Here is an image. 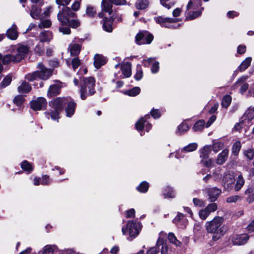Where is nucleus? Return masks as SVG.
Wrapping results in <instances>:
<instances>
[{
  "label": "nucleus",
  "instance_id": "10",
  "mask_svg": "<svg viewBox=\"0 0 254 254\" xmlns=\"http://www.w3.org/2000/svg\"><path fill=\"white\" fill-rule=\"evenodd\" d=\"M39 79L46 80L50 78L53 73V70L51 69L47 68L42 63H39L38 64Z\"/></svg>",
  "mask_w": 254,
  "mask_h": 254
},
{
  "label": "nucleus",
  "instance_id": "2",
  "mask_svg": "<svg viewBox=\"0 0 254 254\" xmlns=\"http://www.w3.org/2000/svg\"><path fill=\"white\" fill-rule=\"evenodd\" d=\"M29 51L28 48L24 45H20L16 52L12 54H7L3 56L0 53V62L1 61L3 64H8L11 62L18 63L25 57Z\"/></svg>",
  "mask_w": 254,
  "mask_h": 254
},
{
  "label": "nucleus",
  "instance_id": "47",
  "mask_svg": "<svg viewBox=\"0 0 254 254\" xmlns=\"http://www.w3.org/2000/svg\"><path fill=\"white\" fill-rule=\"evenodd\" d=\"M197 147V144L196 143H190L189 145L185 146L183 149L182 151H186V152H191L195 150Z\"/></svg>",
  "mask_w": 254,
  "mask_h": 254
},
{
  "label": "nucleus",
  "instance_id": "51",
  "mask_svg": "<svg viewBox=\"0 0 254 254\" xmlns=\"http://www.w3.org/2000/svg\"><path fill=\"white\" fill-rule=\"evenodd\" d=\"M224 146V144L221 142H214L213 144L212 147V150L215 153L219 151L220 149H221Z\"/></svg>",
  "mask_w": 254,
  "mask_h": 254
},
{
  "label": "nucleus",
  "instance_id": "37",
  "mask_svg": "<svg viewBox=\"0 0 254 254\" xmlns=\"http://www.w3.org/2000/svg\"><path fill=\"white\" fill-rule=\"evenodd\" d=\"M168 239L170 243L175 245L176 247L181 246V242L177 240L173 233L170 232L168 234Z\"/></svg>",
  "mask_w": 254,
  "mask_h": 254
},
{
  "label": "nucleus",
  "instance_id": "8",
  "mask_svg": "<svg viewBox=\"0 0 254 254\" xmlns=\"http://www.w3.org/2000/svg\"><path fill=\"white\" fill-rule=\"evenodd\" d=\"M235 181L233 173L226 171L223 175L222 184L225 190L229 191L233 187Z\"/></svg>",
  "mask_w": 254,
  "mask_h": 254
},
{
  "label": "nucleus",
  "instance_id": "16",
  "mask_svg": "<svg viewBox=\"0 0 254 254\" xmlns=\"http://www.w3.org/2000/svg\"><path fill=\"white\" fill-rule=\"evenodd\" d=\"M62 87V83L60 82H56L55 84L51 85L48 90V96L53 97L59 94Z\"/></svg>",
  "mask_w": 254,
  "mask_h": 254
},
{
  "label": "nucleus",
  "instance_id": "7",
  "mask_svg": "<svg viewBox=\"0 0 254 254\" xmlns=\"http://www.w3.org/2000/svg\"><path fill=\"white\" fill-rule=\"evenodd\" d=\"M127 3L126 0H102L101 3L102 9L111 14L112 12V4L124 5Z\"/></svg>",
  "mask_w": 254,
  "mask_h": 254
},
{
  "label": "nucleus",
  "instance_id": "38",
  "mask_svg": "<svg viewBox=\"0 0 254 254\" xmlns=\"http://www.w3.org/2000/svg\"><path fill=\"white\" fill-rule=\"evenodd\" d=\"M148 5V0H138L135 4V7L138 9H144L146 8Z\"/></svg>",
  "mask_w": 254,
  "mask_h": 254
},
{
  "label": "nucleus",
  "instance_id": "57",
  "mask_svg": "<svg viewBox=\"0 0 254 254\" xmlns=\"http://www.w3.org/2000/svg\"><path fill=\"white\" fill-rule=\"evenodd\" d=\"M21 167L26 171L31 172L32 170L31 165L27 161H24L22 162Z\"/></svg>",
  "mask_w": 254,
  "mask_h": 254
},
{
  "label": "nucleus",
  "instance_id": "33",
  "mask_svg": "<svg viewBox=\"0 0 254 254\" xmlns=\"http://www.w3.org/2000/svg\"><path fill=\"white\" fill-rule=\"evenodd\" d=\"M157 247H161L160 249L161 254H168V247L166 243L163 242V240L160 238L158 239L157 242Z\"/></svg>",
  "mask_w": 254,
  "mask_h": 254
},
{
  "label": "nucleus",
  "instance_id": "64",
  "mask_svg": "<svg viewBox=\"0 0 254 254\" xmlns=\"http://www.w3.org/2000/svg\"><path fill=\"white\" fill-rule=\"evenodd\" d=\"M160 251L159 247H157V245L155 247L150 248L147 251V254H157Z\"/></svg>",
  "mask_w": 254,
  "mask_h": 254
},
{
  "label": "nucleus",
  "instance_id": "30",
  "mask_svg": "<svg viewBox=\"0 0 254 254\" xmlns=\"http://www.w3.org/2000/svg\"><path fill=\"white\" fill-rule=\"evenodd\" d=\"M112 24L113 20L112 19L106 17L104 18L103 27L106 31L108 32H111L112 31Z\"/></svg>",
  "mask_w": 254,
  "mask_h": 254
},
{
  "label": "nucleus",
  "instance_id": "40",
  "mask_svg": "<svg viewBox=\"0 0 254 254\" xmlns=\"http://www.w3.org/2000/svg\"><path fill=\"white\" fill-rule=\"evenodd\" d=\"M12 80V77L10 75H7L4 78L1 82L0 83V89L5 88L9 85Z\"/></svg>",
  "mask_w": 254,
  "mask_h": 254
},
{
  "label": "nucleus",
  "instance_id": "35",
  "mask_svg": "<svg viewBox=\"0 0 254 254\" xmlns=\"http://www.w3.org/2000/svg\"><path fill=\"white\" fill-rule=\"evenodd\" d=\"M251 62L252 58L251 57L246 58L239 65V66L238 68V69L240 71H243L245 70L249 66Z\"/></svg>",
  "mask_w": 254,
  "mask_h": 254
},
{
  "label": "nucleus",
  "instance_id": "27",
  "mask_svg": "<svg viewBox=\"0 0 254 254\" xmlns=\"http://www.w3.org/2000/svg\"><path fill=\"white\" fill-rule=\"evenodd\" d=\"M121 70L124 77H129L131 75V64L127 63L121 65Z\"/></svg>",
  "mask_w": 254,
  "mask_h": 254
},
{
  "label": "nucleus",
  "instance_id": "63",
  "mask_svg": "<svg viewBox=\"0 0 254 254\" xmlns=\"http://www.w3.org/2000/svg\"><path fill=\"white\" fill-rule=\"evenodd\" d=\"M80 7V1H75L71 5V10L74 11H77Z\"/></svg>",
  "mask_w": 254,
  "mask_h": 254
},
{
  "label": "nucleus",
  "instance_id": "28",
  "mask_svg": "<svg viewBox=\"0 0 254 254\" xmlns=\"http://www.w3.org/2000/svg\"><path fill=\"white\" fill-rule=\"evenodd\" d=\"M248 79L247 76H242L241 78H240L237 82H236V85L242 84L241 85V88H240V92L241 93H244L246 91V90L248 89L249 87V84L247 83H243L244 82H245L247 79Z\"/></svg>",
  "mask_w": 254,
  "mask_h": 254
},
{
  "label": "nucleus",
  "instance_id": "20",
  "mask_svg": "<svg viewBox=\"0 0 254 254\" xmlns=\"http://www.w3.org/2000/svg\"><path fill=\"white\" fill-rule=\"evenodd\" d=\"M81 46L79 44L75 43H70L68 46V51L72 56L78 55L81 51Z\"/></svg>",
  "mask_w": 254,
  "mask_h": 254
},
{
  "label": "nucleus",
  "instance_id": "53",
  "mask_svg": "<svg viewBox=\"0 0 254 254\" xmlns=\"http://www.w3.org/2000/svg\"><path fill=\"white\" fill-rule=\"evenodd\" d=\"M245 126H249L248 125V123L243 121V118L242 117L241 119V121L235 125L234 128L236 130L240 131L241 128Z\"/></svg>",
  "mask_w": 254,
  "mask_h": 254
},
{
  "label": "nucleus",
  "instance_id": "17",
  "mask_svg": "<svg viewBox=\"0 0 254 254\" xmlns=\"http://www.w3.org/2000/svg\"><path fill=\"white\" fill-rule=\"evenodd\" d=\"M242 118L243 121L248 123V126H251V121L254 119V107H250L246 111Z\"/></svg>",
  "mask_w": 254,
  "mask_h": 254
},
{
  "label": "nucleus",
  "instance_id": "50",
  "mask_svg": "<svg viewBox=\"0 0 254 254\" xmlns=\"http://www.w3.org/2000/svg\"><path fill=\"white\" fill-rule=\"evenodd\" d=\"M143 76V71L140 65H137L136 67V72L134 75V78L136 80H140Z\"/></svg>",
  "mask_w": 254,
  "mask_h": 254
},
{
  "label": "nucleus",
  "instance_id": "46",
  "mask_svg": "<svg viewBox=\"0 0 254 254\" xmlns=\"http://www.w3.org/2000/svg\"><path fill=\"white\" fill-rule=\"evenodd\" d=\"M41 22L38 24V27L40 29L47 28L51 27L52 22L49 19L41 20Z\"/></svg>",
  "mask_w": 254,
  "mask_h": 254
},
{
  "label": "nucleus",
  "instance_id": "56",
  "mask_svg": "<svg viewBox=\"0 0 254 254\" xmlns=\"http://www.w3.org/2000/svg\"><path fill=\"white\" fill-rule=\"evenodd\" d=\"M67 25L72 28H76L80 26V22L78 19H71L69 20Z\"/></svg>",
  "mask_w": 254,
  "mask_h": 254
},
{
  "label": "nucleus",
  "instance_id": "48",
  "mask_svg": "<svg viewBox=\"0 0 254 254\" xmlns=\"http://www.w3.org/2000/svg\"><path fill=\"white\" fill-rule=\"evenodd\" d=\"M140 92V89L138 87H134L133 88L127 90L126 94L130 96H135L139 94Z\"/></svg>",
  "mask_w": 254,
  "mask_h": 254
},
{
  "label": "nucleus",
  "instance_id": "6",
  "mask_svg": "<svg viewBox=\"0 0 254 254\" xmlns=\"http://www.w3.org/2000/svg\"><path fill=\"white\" fill-rule=\"evenodd\" d=\"M76 16L77 14L67 6L64 7L57 14L58 19L62 25H67L70 17Z\"/></svg>",
  "mask_w": 254,
  "mask_h": 254
},
{
  "label": "nucleus",
  "instance_id": "55",
  "mask_svg": "<svg viewBox=\"0 0 254 254\" xmlns=\"http://www.w3.org/2000/svg\"><path fill=\"white\" fill-rule=\"evenodd\" d=\"M95 8L91 5H88L86 8V14L89 17H93L96 13Z\"/></svg>",
  "mask_w": 254,
  "mask_h": 254
},
{
  "label": "nucleus",
  "instance_id": "61",
  "mask_svg": "<svg viewBox=\"0 0 254 254\" xmlns=\"http://www.w3.org/2000/svg\"><path fill=\"white\" fill-rule=\"evenodd\" d=\"M209 215L210 214L205 208L200 210L199 212V216L202 220H205Z\"/></svg>",
  "mask_w": 254,
  "mask_h": 254
},
{
  "label": "nucleus",
  "instance_id": "4",
  "mask_svg": "<svg viewBox=\"0 0 254 254\" xmlns=\"http://www.w3.org/2000/svg\"><path fill=\"white\" fill-rule=\"evenodd\" d=\"M95 80L93 77L84 78L81 83L80 89V98L85 100L88 96H92L95 93Z\"/></svg>",
  "mask_w": 254,
  "mask_h": 254
},
{
  "label": "nucleus",
  "instance_id": "13",
  "mask_svg": "<svg viewBox=\"0 0 254 254\" xmlns=\"http://www.w3.org/2000/svg\"><path fill=\"white\" fill-rule=\"evenodd\" d=\"M149 118H150V116L148 115H146L143 118H141L135 124L136 129L138 131H141L143 127H145L146 131H149L152 127L151 125L148 123L146 121Z\"/></svg>",
  "mask_w": 254,
  "mask_h": 254
},
{
  "label": "nucleus",
  "instance_id": "29",
  "mask_svg": "<svg viewBox=\"0 0 254 254\" xmlns=\"http://www.w3.org/2000/svg\"><path fill=\"white\" fill-rule=\"evenodd\" d=\"M245 179L241 173H240L237 179H236V183L235 184L234 189L235 191H239L243 187L245 184Z\"/></svg>",
  "mask_w": 254,
  "mask_h": 254
},
{
  "label": "nucleus",
  "instance_id": "18",
  "mask_svg": "<svg viewBox=\"0 0 254 254\" xmlns=\"http://www.w3.org/2000/svg\"><path fill=\"white\" fill-rule=\"evenodd\" d=\"M53 38V33L49 30H44L39 33L38 39L41 43L49 42Z\"/></svg>",
  "mask_w": 254,
  "mask_h": 254
},
{
  "label": "nucleus",
  "instance_id": "45",
  "mask_svg": "<svg viewBox=\"0 0 254 254\" xmlns=\"http://www.w3.org/2000/svg\"><path fill=\"white\" fill-rule=\"evenodd\" d=\"M232 100L231 97L230 95H225L222 99L221 105L223 107L227 108L231 104Z\"/></svg>",
  "mask_w": 254,
  "mask_h": 254
},
{
  "label": "nucleus",
  "instance_id": "39",
  "mask_svg": "<svg viewBox=\"0 0 254 254\" xmlns=\"http://www.w3.org/2000/svg\"><path fill=\"white\" fill-rule=\"evenodd\" d=\"M25 79L32 82L39 79L38 72L36 70L32 73L27 74L25 76Z\"/></svg>",
  "mask_w": 254,
  "mask_h": 254
},
{
  "label": "nucleus",
  "instance_id": "5",
  "mask_svg": "<svg viewBox=\"0 0 254 254\" xmlns=\"http://www.w3.org/2000/svg\"><path fill=\"white\" fill-rule=\"evenodd\" d=\"M141 229V223L138 222L128 221L126 227L122 228V232L124 235L128 234L129 238L128 239L131 241L133 238H135L139 234Z\"/></svg>",
  "mask_w": 254,
  "mask_h": 254
},
{
  "label": "nucleus",
  "instance_id": "24",
  "mask_svg": "<svg viewBox=\"0 0 254 254\" xmlns=\"http://www.w3.org/2000/svg\"><path fill=\"white\" fill-rule=\"evenodd\" d=\"M229 153V150L228 149H224L218 155L216 159V163L219 165L224 164L227 159Z\"/></svg>",
  "mask_w": 254,
  "mask_h": 254
},
{
  "label": "nucleus",
  "instance_id": "25",
  "mask_svg": "<svg viewBox=\"0 0 254 254\" xmlns=\"http://www.w3.org/2000/svg\"><path fill=\"white\" fill-rule=\"evenodd\" d=\"M106 59L104 56L96 54L94 56V64L96 68H99L106 63Z\"/></svg>",
  "mask_w": 254,
  "mask_h": 254
},
{
  "label": "nucleus",
  "instance_id": "11",
  "mask_svg": "<svg viewBox=\"0 0 254 254\" xmlns=\"http://www.w3.org/2000/svg\"><path fill=\"white\" fill-rule=\"evenodd\" d=\"M155 20L157 23L160 24L162 27L169 28H174L175 27L174 26L173 23L177 22L178 19L158 16L155 17Z\"/></svg>",
  "mask_w": 254,
  "mask_h": 254
},
{
  "label": "nucleus",
  "instance_id": "44",
  "mask_svg": "<svg viewBox=\"0 0 254 254\" xmlns=\"http://www.w3.org/2000/svg\"><path fill=\"white\" fill-rule=\"evenodd\" d=\"M243 153L244 156L250 160L254 157V149L253 148H251L244 150Z\"/></svg>",
  "mask_w": 254,
  "mask_h": 254
},
{
  "label": "nucleus",
  "instance_id": "23",
  "mask_svg": "<svg viewBox=\"0 0 254 254\" xmlns=\"http://www.w3.org/2000/svg\"><path fill=\"white\" fill-rule=\"evenodd\" d=\"M67 107L65 108L66 116L71 117L75 112L76 104L73 101H68L67 99Z\"/></svg>",
  "mask_w": 254,
  "mask_h": 254
},
{
  "label": "nucleus",
  "instance_id": "12",
  "mask_svg": "<svg viewBox=\"0 0 254 254\" xmlns=\"http://www.w3.org/2000/svg\"><path fill=\"white\" fill-rule=\"evenodd\" d=\"M47 105V102L43 97H39L30 102L31 107L34 111L44 110L46 109Z\"/></svg>",
  "mask_w": 254,
  "mask_h": 254
},
{
  "label": "nucleus",
  "instance_id": "41",
  "mask_svg": "<svg viewBox=\"0 0 254 254\" xmlns=\"http://www.w3.org/2000/svg\"><path fill=\"white\" fill-rule=\"evenodd\" d=\"M204 121L199 120L195 123L192 128L195 131H201L204 128Z\"/></svg>",
  "mask_w": 254,
  "mask_h": 254
},
{
  "label": "nucleus",
  "instance_id": "59",
  "mask_svg": "<svg viewBox=\"0 0 254 254\" xmlns=\"http://www.w3.org/2000/svg\"><path fill=\"white\" fill-rule=\"evenodd\" d=\"M24 99L22 95H17L13 99V103L17 106L21 105L24 102Z\"/></svg>",
  "mask_w": 254,
  "mask_h": 254
},
{
  "label": "nucleus",
  "instance_id": "34",
  "mask_svg": "<svg viewBox=\"0 0 254 254\" xmlns=\"http://www.w3.org/2000/svg\"><path fill=\"white\" fill-rule=\"evenodd\" d=\"M212 149V147L210 145H205L200 150V158L203 159L207 158L208 157L209 153H210Z\"/></svg>",
  "mask_w": 254,
  "mask_h": 254
},
{
  "label": "nucleus",
  "instance_id": "1",
  "mask_svg": "<svg viewBox=\"0 0 254 254\" xmlns=\"http://www.w3.org/2000/svg\"><path fill=\"white\" fill-rule=\"evenodd\" d=\"M224 219L222 217L217 216L214 217L210 221H207L205 223V228L209 233L213 234L212 239L216 241L220 239L225 234L224 228L222 226Z\"/></svg>",
  "mask_w": 254,
  "mask_h": 254
},
{
  "label": "nucleus",
  "instance_id": "36",
  "mask_svg": "<svg viewBox=\"0 0 254 254\" xmlns=\"http://www.w3.org/2000/svg\"><path fill=\"white\" fill-rule=\"evenodd\" d=\"M189 129V127L188 124L183 123L178 126L176 133L179 135H182L187 132Z\"/></svg>",
  "mask_w": 254,
  "mask_h": 254
},
{
  "label": "nucleus",
  "instance_id": "49",
  "mask_svg": "<svg viewBox=\"0 0 254 254\" xmlns=\"http://www.w3.org/2000/svg\"><path fill=\"white\" fill-rule=\"evenodd\" d=\"M52 7L51 6H48L45 9L43 12L41 14L40 16V19L42 20L45 18H47L50 16L51 12Z\"/></svg>",
  "mask_w": 254,
  "mask_h": 254
},
{
  "label": "nucleus",
  "instance_id": "60",
  "mask_svg": "<svg viewBox=\"0 0 254 254\" xmlns=\"http://www.w3.org/2000/svg\"><path fill=\"white\" fill-rule=\"evenodd\" d=\"M241 199V196L238 195H233L228 197L226 202L228 203H235Z\"/></svg>",
  "mask_w": 254,
  "mask_h": 254
},
{
  "label": "nucleus",
  "instance_id": "52",
  "mask_svg": "<svg viewBox=\"0 0 254 254\" xmlns=\"http://www.w3.org/2000/svg\"><path fill=\"white\" fill-rule=\"evenodd\" d=\"M201 14V11H193L192 12H189L187 14V19H189L190 20L193 19L199 16H200Z\"/></svg>",
  "mask_w": 254,
  "mask_h": 254
},
{
  "label": "nucleus",
  "instance_id": "42",
  "mask_svg": "<svg viewBox=\"0 0 254 254\" xmlns=\"http://www.w3.org/2000/svg\"><path fill=\"white\" fill-rule=\"evenodd\" d=\"M149 188V184L146 182L143 181L141 182L137 187V190L140 192H146Z\"/></svg>",
  "mask_w": 254,
  "mask_h": 254
},
{
  "label": "nucleus",
  "instance_id": "22",
  "mask_svg": "<svg viewBox=\"0 0 254 254\" xmlns=\"http://www.w3.org/2000/svg\"><path fill=\"white\" fill-rule=\"evenodd\" d=\"M41 5L33 4L30 11L31 16L34 19H40L41 13Z\"/></svg>",
  "mask_w": 254,
  "mask_h": 254
},
{
  "label": "nucleus",
  "instance_id": "9",
  "mask_svg": "<svg viewBox=\"0 0 254 254\" xmlns=\"http://www.w3.org/2000/svg\"><path fill=\"white\" fill-rule=\"evenodd\" d=\"M153 39V35L146 31L140 32L136 36V42L138 45L150 44Z\"/></svg>",
  "mask_w": 254,
  "mask_h": 254
},
{
  "label": "nucleus",
  "instance_id": "58",
  "mask_svg": "<svg viewBox=\"0 0 254 254\" xmlns=\"http://www.w3.org/2000/svg\"><path fill=\"white\" fill-rule=\"evenodd\" d=\"M217 207L218 206L216 203H212L208 205L205 208L209 213L210 214L211 212L215 211L217 210Z\"/></svg>",
  "mask_w": 254,
  "mask_h": 254
},
{
  "label": "nucleus",
  "instance_id": "43",
  "mask_svg": "<svg viewBox=\"0 0 254 254\" xmlns=\"http://www.w3.org/2000/svg\"><path fill=\"white\" fill-rule=\"evenodd\" d=\"M241 148V143L240 141H236L232 146V153L237 156Z\"/></svg>",
  "mask_w": 254,
  "mask_h": 254
},
{
  "label": "nucleus",
  "instance_id": "14",
  "mask_svg": "<svg viewBox=\"0 0 254 254\" xmlns=\"http://www.w3.org/2000/svg\"><path fill=\"white\" fill-rule=\"evenodd\" d=\"M249 236L246 234L233 235L231 241L234 245H243L245 244L248 240Z\"/></svg>",
  "mask_w": 254,
  "mask_h": 254
},
{
  "label": "nucleus",
  "instance_id": "32",
  "mask_svg": "<svg viewBox=\"0 0 254 254\" xmlns=\"http://www.w3.org/2000/svg\"><path fill=\"white\" fill-rule=\"evenodd\" d=\"M201 5V0H190L187 5V9H195Z\"/></svg>",
  "mask_w": 254,
  "mask_h": 254
},
{
  "label": "nucleus",
  "instance_id": "54",
  "mask_svg": "<svg viewBox=\"0 0 254 254\" xmlns=\"http://www.w3.org/2000/svg\"><path fill=\"white\" fill-rule=\"evenodd\" d=\"M164 195L165 197L173 198L175 194L174 190L171 188H168L164 191Z\"/></svg>",
  "mask_w": 254,
  "mask_h": 254
},
{
  "label": "nucleus",
  "instance_id": "26",
  "mask_svg": "<svg viewBox=\"0 0 254 254\" xmlns=\"http://www.w3.org/2000/svg\"><path fill=\"white\" fill-rule=\"evenodd\" d=\"M31 86L30 84L25 81L21 82L20 85L17 88V90L20 93H27L31 90Z\"/></svg>",
  "mask_w": 254,
  "mask_h": 254
},
{
  "label": "nucleus",
  "instance_id": "21",
  "mask_svg": "<svg viewBox=\"0 0 254 254\" xmlns=\"http://www.w3.org/2000/svg\"><path fill=\"white\" fill-rule=\"evenodd\" d=\"M7 37L11 40H16L18 37V32L17 31V26L15 24H13L11 27L6 31Z\"/></svg>",
  "mask_w": 254,
  "mask_h": 254
},
{
  "label": "nucleus",
  "instance_id": "31",
  "mask_svg": "<svg viewBox=\"0 0 254 254\" xmlns=\"http://www.w3.org/2000/svg\"><path fill=\"white\" fill-rule=\"evenodd\" d=\"M57 249L55 245H47L45 246L43 250L39 252V254H53L54 251Z\"/></svg>",
  "mask_w": 254,
  "mask_h": 254
},
{
  "label": "nucleus",
  "instance_id": "62",
  "mask_svg": "<svg viewBox=\"0 0 254 254\" xmlns=\"http://www.w3.org/2000/svg\"><path fill=\"white\" fill-rule=\"evenodd\" d=\"M71 64L73 69L75 70L80 64V61L78 58H74L72 60Z\"/></svg>",
  "mask_w": 254,
  "mask_h": 254
},
{
  "label": "nucleus",
  "instance_id": "15",
  "mask_svg": "<svg viewBox=\"0 0 254 254\" xmlns=\"http://www.w3.org/2000/svg\"><path fill=\"white\" fill-rule=\"evenodd\" d=\"M204 190L207 192L211 202L216 201L221 193V190L216 187L206 188Z\"/></svg>",
  "mask_w": 254,
  "mask_h": 254
},
{
  "label": "nucleus",
  "instance_id": "19",
  "mask_svg": "<svg viewBox=\"0 0 254 254\" xmlns=\"http://www.w3.org/2000/svg\"><path fill=\"white\" fill-rule=\"evenodd\" d=\"M154 62V59L149 58L147 60H144L143 61V64L145 66H148L150 64H152L151 67V72L153 73H156L158 72L159 69V63L158 62Z\"/></svg>",
  "mask_w": 254,
  "mask_h": 254
},
{
  "label": "nucleus",
  "instance_id": "3",
  "mask_svg": "<svg viewBox=\"0 0 254 254\" xmlns=\"http://www.w3.org/2000/svg\"><path fill=\"white\" fill-rule=\"evenodd\" d=\"M67 103V98L58 97L49 103L50 107L53 110L50 112H45V115L49 119V116L53 120H57L59 118L60 112L61 111L64 106Z\"/></svg>",
  "mask_w": 254,
  "mask_h": 254
}]
</instances>
